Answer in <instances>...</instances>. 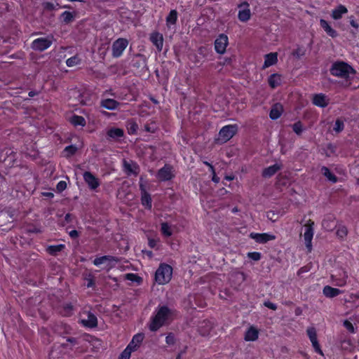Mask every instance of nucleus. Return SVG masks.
Segmentation results:
<instances>
[{
  "label": "nucleus",
  "mask_w": 359,
  "mask_h": 359,
  "mask_svg": "<svg viewBox=\"0 0 359 359\" xmlns=\"http://www.w3.org/2000/svg\"><path fill=\"white\" fill-rule=\"evenodd\" d=\"M248 257L254 261H259L261 259V253L258 252H248Z\"/></svg>",
  "instance_id": "52"
},
{
  "label": "nucleus",
  "mask_w": 359,
  "mask_h": 359,
  "mask_svg": "<svg viewBox=\"0 0 359 359\" xmlns=\"http://www.w3.org/2000/svg\"><path fill=\"white\" fill-rule=\"evenodd\" d=\"M266 217L269 220L275 222L278 219V214L273 210H269L266 212Z\"/></svg>",
  "instance_id": "54"
},
{
  "label": "nucleus",
  "mask_w": 359,
  "mask_h": 359,
  "mask_svg": "<svg viewBox=\"0 0 359 359\" xmlns=\"http://www.w3.org/2000/svg\"><path fill=\"white\" fill-rule=\"evenodd\" d=\"M126 279L130 280L132 282H135L137 284H140L142 282V278L135 273H127L126 275Z\"/></svg>",
  "instance_id": "42"
},
{
  "label": "nucleus",
  "mask_w": 359,
  "mask_h": 359,
  "mask_svg": "<svg viewBox=\"0 0 359 359\" xmlns=\"http://www.w3.org/2000/svg\"><path fill=\"white\" fill-rule=\"evenodd\" d=\"M280 165L276 163L273 165L264 168L262 171V176L264 177H271L274 175L279 170H280Z\"/></svg>",
  "instance_id": "28"
},
{
  "label": "nucleus",
  "mask_w": 359,
  "mask_h": 359,
  "mask_svg": "<svg viewBox=\"0 0 359 359\" xmlns=\"http://www.w3.org/2000/svg\"><path fill=\"white\" fill-rule=\"evenodd\" d=\"M228 45V36L224 34H220L215 41V49L217 53L223 54Z\"/></svg>",
  "instance_id": "11"
},
{
  "label": "nucleus",
  "mask_w": 359,
  "mask_h": 359,
  "mask_svg": "<svg viewBox=\"0 0 359 359\" xmlns=\"http://www.w3.org/2000/svg\"><path fill=\"white\" fill-rule=\"evenodd\" d=\"M57 190L58 192L63 191L67 188V183L65 181H60L57 183L56 186Z\"/></svg>",
  "instance_id": "56"
},
{
  "label": "nucleus",
  "mask_w": 359,
  "mask_h": 359,
  "mask_svg": "<svg viewBox=\"0 0 359 359\" xmlns=\"http://www.w3.org/2000/svg\"><path fill=\"white\" fill-rule=\"evenodd\" d=\"M230 280L232 283L240 285L245 280V275L241 271L233 272L230 276Z\"/></svg>",
  "instance_id": "24"
},
{
  "label": "nucleus",
  "mask_w": 359,
  "mask_h": 359,
  "mask_svg": "<svg viewBox=\"0 0 359 359\" xmlns=\"http://www.w3.org/2000/svg\"><path fill=\"white\" fill-rule=\"evenodd\" d=\"M310 269L311 266L309 265L301 267L297 272V275L301 276L302 273L308 272Z\"/></svg>",
  "instance_id": "59"
},
{
  "label": "nucleus",
  "mask_w": 359,
  "mask_h": 359,
  "mask_svg": "<svg viewBox=\"0 0 359 359\" xmlns=\"http://www.w3.org/2000/svg\"><path fill=\"white\" fill-rule=\"evenodd\" d=\"M140 189L142 192V204L146 205L149 209H151L152 205L150 194L146 191L144 184H140Z\"/></svg>",
  "instance_id": "21"
},
{
  "label": "nucleus",
  "mask_w": 359,
  "mask_h": 359,
  "mask_svg": "<svg viewBox=\"0 0 359 359\" xmlns=\"http://www.w3.org/2000/svg\"><path fill=\"white\" fill-rule=\"evenodd\" d=\"M170 314V310L167 306H160L156 315L151 319L149 325L150 330L157 331L165 324Z\"/></svg>",
  "instance_id": "2"
},
{
  "label": "nucleus",
  "mask_w": 359,
  "mask_h": 359,
  "mask_svg": "<svg viewBox=\"0 0 359 359\" xmlns=\"http://www.w3.org/2000/svg\"><path fill=\"white\" fill-rule=\"evenodd\" d=\"M128 132L130 135L135 134L138 130V125L134 121H130L128 123Z\"/></svg>",
  "instance_id": "41"
},
{
  "label": "nucleus",
  "mask_w": 359,
  "mask_h": 359,
  "mask_svg": "<svg viewBox=\"0 0 359 359\" xmlns=\"http://www.w3.org/2000/svg\"><path fill=\"white\" fill-rule=\"evenodd\" d=\"M70 122L74 126H84L86 125V120L83 116L74 115L71 117Z\"/></svg>",
  "instance_id": "36"
},
{
  "label": "nucleus",
  "mask_w": 359,
  "mask_h": 359,
  "mask_svg": "<svg viewBox=\"0 0 359 359\" xmlns=\"http://www.w3.org/2000/svg\"><path fill=\"white\" fill-rule=\"evenodd\" d=\"M86 280H88V287H93L95 286V280L93 276L91 274L89 275V278H86Z\"/></svg>",
  "instance_id": "60"
},
{
  "label": "nucleus",
  "mask_w": 359,
  "mask_h": 359,
  "mask_svg": "<svg viewBox=\"0 0 359 359\" xmlns=\"http://www.w3.org/2000/svg\"><path fill=\"white\" fill-rule=\"evenodd\" d=\"M121 261V259L111 255H104L100 257H97L93 260V264L95 266H99L104 264L106 262L118 263Z\"/></svg>",
  "instance_id": "19"
},
{
  "label": "nucleus",
  "mask_w": 359,
  "mask_h": 359,
  "mask_svg": "<svg viewBox=\"0 0 359 359\" xmlns=\"http://www.w3.org/2000/svg\"><path fill=\"white\" fill-rule=\"evenodd\" d=\"M249 6L250 5L247 1H243L238 6L239 8L238 18L240 21L247 22L250 18L251 12Z\"/></svg>",
  "instance_id": "9"
},
{
  "label": "nucleus",
  "mask_w": 359,
  "mask_h": 359,
  "mask_svg": "<svg viewBox=\"0 0 359 359\" xmlns=\"http://www.w3.org/2000/svg\"><path fill=\"white\" fill-rule=\"evenodd\" d=\"M130 66L135 71V74L142 75L149 72L147 66V58L144 55L136 54L131 62Z\"/></svg>",
  "instance_id": "4"
},
{
  "label": "nucleus",
  "mask_w": 359,
  "mask_h": 359,
  "mask_svg": "<svg viewBox=\"0 0 359 359\" xmlns=\"http://www.w3.org/2000/svg\"><path fill=\"white\" fill-rule=\"evenodd\" d=\"M312 102L314 105L322 108L326 107L329 104L327 96L323 93L314 95Z\"/></svg>",
  "instance_id": "17"
},
{
  "label": "nucleus",
  "mask_w": 359,
  "mask_h": 359,
  "mask_svg": "<svg viewBox=\"0 0 359 359\" xmlns=\"http://www.w3.org/2000/svg\"><path fill=\"white\" fill-rule=\"evenodd\" d=\"M330 74L334 76L348 80L350 75H354L356 71L348 63L343 61H337L332 65L330 69Z\"/></svg>",
  "instance_id": "1"
},
{
  "label": "nucleus",
  "mask_w": 359,
  "mask_h": 359,
  "mask_svg": "<svg viewBox=\"0 0 359 359\" xmlns=\"http://www.w3.org/2000/svg\"><path fill=\"white\" fill-rule=\"evenodd\" d=\"M172 268L166 264H161L155 273V280L159 285L168 283L172 278Z\"/></svg>",
  "instance_id": "3"
},
{
  "label": "nucleus",
  "mask_w": 359,
  "mask_h": 359,
  "mask_svg": "<svg viewBox=\"0 0 359 359\" xmlns=\"http://www.w3.org/2000/svg\"><path fill=\"white\" fill-rule=\"evenodd\" d=\"M268 83L271 88H276L281 83V76L278 74H272L268 79Z\"/></svg>",
  "instance_id": "30"
},
{
  "label": "nucleus",
  "mask_w": 359,
  "mask_h": 359,
  "mask_svg": "<svg viewBox=\"0 0 359 359\" xmlns=\"http://www.w3.org/2000/svg\"><path fill=\"white\" fill-rule=\"evenodd\" d=\"M156 177L159 180L165 182L172 180L175 175L172 174V166L165 164L157 172Z\"/></svg>",
  "instance_id": "8"
},
{
  "label": "nucleus",
  "mask_w": 359,
  "mask_h": 359,
  "mask_svg": "<svg viewBox=\"0 0 359 359\" xmlns=\"http://www.w3.org/2000/svg\"><path fill=\"white\" fill-rule=\"evenodd\" d=\"M144 130L149 133H155L157 130V127L154 123H147L144 125Z\"/></svg>",
  "instance_id": "51"
},
{
  "label": "nucleus",
  "mask_w": 359,
  "mask_h": 359,
  "mask_svg": "<svg viewBox=\"0 0 359 359\" xmlns=\"http://www.w3.org/2000/svg\"><path fill=\"white\" fill-rule=\"evenodd\" d=\"M343 325L346 327V329L351 333L355 332V328L353 325L348 320H345L343 323Z\"/></svg>",
  "instance_id": "50"
},
{
  "label": "nucleus",
  "mask_w": 359,
  "mask_h": 359,
  "mask_svg": "<svg viewBox=\"0 0 359 359\" xmlns=\"http://www.w3.org/2000/svg\"><path fill=\"white\" fill-rule=\"evenodd\" d=\"M293 131L298 135H301L303 131V126L301 121H297L292 126Z\"/></svg>",
  "instance_id": "46"
},
{
  "label": "nucleus",
  "mask_w": 359,
  "mask_h": 359,
  "mask_svg": "<svg viewBox=\"0 0 359 359\" xmlns=\"http://www.w3.org/2000/svg\"><path fill=\"white\" fill-rule=\"evenodd\" d=\"M321 172L329 181L335 183L337 182V177L331 172V170L325 166H323L321 168Z\"/></svg>",
  "instance_id": "33"
},
{
  "label": "nucleus",
  "mask_w": 359,
  "mask_h": 359,
  "mask_svg": "<svg viewBox=\"0 0 359 359\" xmlns=\"http://www.w3.org/2000/svg\"><path fill=\"white\" fill-rule=\"evenodd\" d=\"M128 41L124 38H119L114 41L112 44V56L113 57H119L123 50L126 48Z\"/></svg>",
  "instance_id": "6"
},
{
  "label": "nucleus",
  "mask_w": 359,
  "mask_h": 359,
  "mask_svg": "<svg viewBox=\"0 0 359 359\" xmlns=\"http://www.w3.org/2000/svg\"><path fill=\"white\" fill-rule=\"evenodd\" d=\"M83 180L91 190H95L100 185V182L93 173L86 171L83 175Z\"/></svg>",
  "instance_id": "10"
},
{
  "label": "nucleus",
  "mask_w": 359,
  "mask_h": 359,
  "mask_svg": "<svg viewBox=\"0 0 359 359\" xmlns=\"http://www.w3.org/2000/svg\"><path fill=\"white\" fill-rule=\"evenodd\" d=\"M161 231L163 236L169 237L172 236V232L170 230V227L167 222H163L161 224Z\"/></svg>",
  "instance_id": "39"
},
{
  "label": "nucleus",
  "mask_w": 359,
  "mask_h": 359,
  "mask_svg": "<svg viewBox=\"0 0 359 359\" xmlns=\"http://www.w3.org/2000/svg\"><path fill=\"white\" fill-rule=\"evenodd\" d=\"M144 338V335L143 333H138L135 334L133 337L131 341L128 344V346L130 347V348L134 351H136L140 347Z\"/></svg>",
  "instance_id": "22"
},
{
  "label": "nucleus",
  "mask_w": 359,
  "mask_h": 359,
  "mask_svg": "<svg viewBox=\"0 0 359 359\" xmlns=\"http://www.w3.org/2000/svg\"><path fill=\"white\" fill-rule=\"evenodd\" d=\"M320 27L327 33V34L331 36L332 38H335L338 36L337 31L332 28V27L329 25L328 22L326 21L325 20L320 19Z\"/></svg>",
  "instance_id": "25"
},
{
  "label": "nucleus",
  "mask_w": 359,
  "mask_h": 359,
  "mask_svg": "<svg viewBox=\"0 0 359 359\" xmlns=\"http://www.w3.org/2000/svg\"><path fill=\"white\" fill-rule=\"evenodd\" d=\"M123 170L127 175H134L137 176L139 173V166L133 161L128 162L126 159L123 161Z\"/></svg>",
  "instance_id": "12"
},
{
  "label": "nucleus",
  "mask_w": 359,
  "mask_h": 359,
  "mask_svg": "<svg viewBox=\"0 0 359 359\" xmlns=\"http://www.w3.org/2000/svg\"><path fill=\"white\" fill-rule=\"evenodd\" d=\"M313 226L314 222L309 219L308 223L306 224V231L304 232V240L308 248L311 247V240L313 236Z\"/></svg>",
  "instance_id": "14"
},
{
  "label": "nucleus",
  "mask_w": 359,
  "mask_h": 359,
  "mask_svg": "<svg viewBox=\"0 0 359 359\" xmlns=\"http://www.w3.org/2000/svg\"><path fill=\"white\" fill-rule=\"evenodd\" d=\"M53 36L46 38H39L33 41L32 48L34 50L43 51L48 48L53 43Z\"/></svg>",
  "instance_id": "7"
},
{
  "label": "nucleus",
  "mask_w": 359,
  "mask_h": 359,
  "mask_svg": "<svg viewBox=\"0 0 359 359\" xmlns=\"http://www.w3.org/2000/svg\"><path fill=\"white\" fill-rule=\"evenodd\" d=\"M305 54H306V48L303 46H298L292 52V55L297 59H300L302 57L305 55Z\"/></svg>",
  "instance_id": "40"
},
{
  "label": "nucleus",
  "mask_w": 359,
  "mask_h": 359,
  "mask_svg": "<svg viewBox=\"0 0 359 359\" xmlns=\"http://www.w3.org/2000/svg\"><path fill=\"white\" fill-rule=\"evenodd\" d=\"M212 180L215 183H218L219 182V177L217 176L215 170H214V172H212Z\"/></svg>",
  "instance_id": "64"
},
{
  "label": "nucleus",
  "mask_w": 359,
  "mask_h": 359,
  "mask_svg": "<svg viewBox=\"0 0 359 359\" xmlns=\"http://www.w3.org/2000/svg\"><path fill=\"white\" fill-rule=\"evenodd\" d=\"M43 6L45 10L52 11L56 9L57 7H60V4L58 3L55 5L51 2H45L43 4Z\"/></svg>",
  "instance_id": "49"
},
{
  "label": "nucleus",
  "mask_w": 359,
  "mask_h": 359,
  "mask_svg": "<svg viewBox=\"0 0 359 359\" xmlns=\"http://www.w3.org/2000/svg\"><path fill=\"white\" fill-rule=\"evenodd\" d=\"M264 306L273 311L277 309V306L269 301H265L264 302Z\"/></svg>",
  "instance_id": "58"
},
{
  "label": "nucleus",
  "mask_w": 359,
  "mask_h": 359,
  "mask_svg": "<svg viewBox=\"0 0 359 359\" xmlns=\"http://www.w3.org/2000/svg\"><path fill=\"white\" fill-rule=\"evenodd\" d=\"M165 341H166L167 344H168V345L175 344V337L174 334L172 332H170L165 338Z\"/></svg>",
  "instance_id": "55"
},
{
  "label": "nucleus",
  "mask_w": 359,
  "mask_h": 359,
  "mask_svg": "<svg viewBox=\"0 0 359 359\" xmlns=\"http://www.w3.org/2000/svg\"><path fill=\"white\" fill-rule=\"evenodd\" d=\"M120 103L114 99H104L101 100L100 106L109 110L116 109Z\"/></svg>",
  "instance_id": "27"
},
{
  "label": "nucleus",
  "mask_w": 359,
  "mask_h": 359,
  "mask_svg": "<svg viewBox=\"0 0 359 359\" xmlns=\"http://www.w3.org/2000/svg\"><path fill=\"white\" fill-rule=\"evenodd\" d=\"M344 276L343 278H337L335 275L331 276L332 280L334 283V285L339 287L344 286L346 284V278L348 277L346 275V272H343Z\"/></svg>",
  "instance_id": "37"
},
{
  "label": "nucleus",
  "mask_w": 359,
  "mask_h": 359,
  "mask_svg": "<svg viewBox=\"0 0 359 359\" xmlns=\"http://www.w3.org/2000/svg\"><path fill=\"white\" fill-rule=\"evenodd\" d=\"M306 332L311 343H313V341H314L318 340L316 330L314 327H309Z\"/></svg>",
  "instance_id": "45"
},
{
  "label": "nucleus",
  "mask_w": 359,
  "mask_h": 359,
  "mask_svg": "<svg viewBox=\"0 0 359 359\" xmlns=\"http://www.w3.org/2000/svg\"><path fill=\"white\" fill-rule=\"evenodd\" d=\"M69 235L72 238H76L79 236V232L76 230H72L69 233Z\"/></svg>",
  "instance_id": "63"
},
{
  "label": "nucleus",
  "mask_w": 359,
  "mask_h": 359,
  "mask_svg": "<svg viewBox=\"0 0 359 359\" xmlns=\"http://www.w3.org/2000/svg\"><path fill=\"white\" fill-rule=\"evenodd\" d=\"M237 131L238 126L236 124L224 126L219 133L218 141L221 143L226 142L236 135Z\"/></svg>",
  "instance_id": "5"
},
{
  "label": "nucleus",
  "mask_w": 359,
  "mask_h": 359,
  "mask_svg": "<svg viewBox=\"0 0 359 359\" xmlns=\"http://www.w3.org/2000/svg\"><path fill=\"white\" fill-rule=\"evenodd\" d=\"M327 148V150L330 152V154H334L336 151V147L332 144H328Z\"/></svg>",
  "instance_id": "61"
},
{
  "label": "nucleus",
  "mask_w": 359,
  "mask_h": 359,
  "mask_svg": "<svg viewBox=\"0 0 359 359\" xmlns=\"http://www.w3.org/2000/svg\"><path fill=\"white\" fill-rule=\"evenodd\" d=\"M312 345H313L316 352H317L321 355H323L318 340L313 341Z\"/></svg>",
  "instance_id": "57"
},
{
  "label": "nucleus",
  "mask_w": 359,
  "mask_h": 359,
  "mask_svg": "<svg viewBox=\"0 0 359 359\" xmlns=\"http://www.w3.org/2000/svg\"><path fill=\"white\" fill-rule=\"evenodd\" d=\"M177 19V12L176 10H171L168 16L166 17V22L168 24L175 25Z\"/></svg>",
  "instance_id": "38"
},
{
  "label": "nucleus",
  "mask_w": 359,
  "mask_h": 359,
  "mask_svg": "<svg viewBox=\"0 0 359 359\" xmlns=\"http://www.w3.org/2000/svg\"><path fill=\"white\" fill-rule=\"evenodd\" d=\"M348 231L346 227L345 226H341L339 227L337 231V235L339 238H344L347 235Z\"/></svg>",
  "instance_id": "53"
},
{
  "label": "nucleus",
  "mask_w": 359,
  "mask_h": 359,
  "mask_svg": "<svg viewBox=\"0 0 359 359\" xmlns=\"http://www.w3.org/2000/svg\"><path fill=\"white\" fill-rule=\"evenodd\" d=\"M278 62V54L277 53H270L265 55L264 63L263 68L265 69L271 65L276 64Z\"/></svg>",
  "instance_id": "26"
},
{
  "label": "nucleus",
  "mask_w": 359,
  "mask_h": 359,
  "mask_svg": "<svg viewBox=\"0 0 359 359\" xmlns=\"http://www.w3.org/2000/svg\"><path fill=\"white\" fill-rule=\"evenodd\" d=\"M65 248V245L64 244H59L56 245H49L47 248V252L53 256H55L58 252H61Z\"/></svg>",
  "instance_id": "35"
},
{
  "label": "nucleus",
  "mask_w": 359,
  "mask_h": 359,
  "mask_svg": "<svg viewBox=\"0 0 359 359\" xmlns=\"http://www.w3.org/2000/svg\"><path fill=\"white\" fill-rule=\"evenodd\" d=\"M156 241L155 239H153V238H149V242H148V244H149V246L151 248H154L156 245Z\"/></svg>",
  "instance_id": "62"
},
{
  "label": "nucleus",
  "mask_w": 359,
  "mask_h": 359,
  "mask_svg": "<svg viewBox=\"0 0 359 359\" xmlns=\"http://www.w3.org/2000/svg\"><path fill=\"white\" fill-rule=\"evenodd\" d=\"M342 292V290L330 285H325L323 289V294L327 298H334Z\"/></svg>",
  "instance_id": "23"
},
{
  "label": "nucleus",
  "mask_w": 359,
  "mask_h": 359,
  "mask_svg": "<svg viewBox=\"0 0 359 359\" xmlns=\"http://www.w3.org/2000/svg\"><path fill=\"white\" fill-rule=\"evenodd\" d=\"M75 16V12L65 11L60 15V19L63 23L68 25L74 20Z\"/></svg>",
  "instance_id": "32"
},
{
  "label": "nucleus",
  "mask_w": 359,
  "mask_h": 359,
  "mask_svg": "<svg viewBox=\"0 0 359 359\" xmlns=\"http://www.w3.org/2000/svg\"><path fill=\"white\" fill-rule=\"evenodd\" d=\"M77 147L75 145L71 144L67 146L65 149V151L67 153V156L69 157L76 154Z\"/></svg>",
  "instance_id": "48"
},
{
  "label": "nucleus",
  "mask_w": 359,
  "mask_h": 359,
  "mask_svg": "<svg viewBox=\"0 0 359 359\" xmlns=\"http://www.w3.org/2000/svg\"><path fill=\"white\" fill-rule=\"evenodd\" d=\"M344 128V123L341 118H337L334 123L333 130L339 133H341Z\"/></svg>",
  "instance_id": "43"
},
{
  "label": "nucleus",
  "mask_w": 359,
  "mask_h": 359,
  "mask_svg": "<svg viewBox=\"0 0 359 359\" xmlns=\"http://www.w3.org/2000/svg\"><path fill=\"white\" fill-rule=\"evenodd\" d=\"M124 136V131L121 128H111L107 132V139L109 141H118Z\"/></svg>",
  "instance_id": "13"
},
{
  "label": "nucleus",
  "mask_w": 359,
  "mask_h": 359,
  "mask_svg": "<svg viewBox=\"0 0 359 359\" xmlns=\"http://www.w3.org/2000/svg\"><path fill=\"white\" fill-rule=\"evenodd\" d=\"M250 237L255 240L256 242L259 243H266L269 241L275 239V236L269 233H251Z\"/></svg>",
  "instance_id": "16"
},
{
  "label": "nucleus",
  "mask_w": 359,
  "mask_h": 359,
  "mask_svg": "<svg viewBox=\"0 0 359 359\" xmlns=\"http://www.w3.org/2000/svg\"><path fill=\"white\" fill-rule=\"evenodd\" d=\"M150 40L152 43L156 47L158 51H161L163 45V35L158 32H154L150 36Z\"/></svg>",
  "instance_id": "18"
},
{
  "label": "nucleus",
  "mask_w": 359,
  "mask_h": 359,
  "mask_svg": "<svg viewBox=\"0 0 359 359\" xmlns=\"http://www.w3.org/2000/svg\"><path fill=\"white\" fill-rule=\"evenodd\" d=\"M282 111V105L279 103L275 104L270 111L269 117L272 120H276L281 116Z\"/></svg>",
  "instance_id": "29"
},
{
  "label": "nucleus",
  "mask_w": 359,
  "mask_h": 359,
  "mask_svg": "<svg viewBox=\"0 0 359 359\" xmlns=\"http://www.w3.org/2000/svg\"><path fill=\"white\" fill-rule=\"evenodd\" d=\"M133 351H134L127 346V347L120 354L118 359H130Z\"/></svg>",
  "instance_id": "44"
},
{
  "label": "nucleus",
  "mask_w": 359,
  "mask_h": 359,
  "mask_svg": "<svg viewBox=\"0 0 359 359\" xmlns=\"http://www.w3.org/2000/svg\"><path fill=\"white\" fill-rule=\"evenodd\" d=\"M80 62V59L77 56H73L68 58L66 61V65L68 67H73L78 65Z\"/></svg>",
  "instance_id": "47"
},
{
  "label": "nucleus",
  "mask_w": 359,
  "mask_h": 359,
  "mask_svg": "<svg viewBox=\"0 0 359 359\" xmlns=\"http://www.w3.org/2000/svg\"><path fill=\"white\" fill-rule=\"evenodd\" d=\"M212 328V323L210 320H204L199 323L198 331L201 336L205 337L209 335Z\"/></svg>",
  "instance_id": "15"
},
{
  "label": "nucleus",
  "mask_w": 359,
  "mask_h": 359,
  "mask_svg": "<svg viewBox=\"0 0 359 359\" xmlns=\"http://www.w3.org/2000/svg\"><path fill=\"white\" fill-rule=\"evenodd\" d=\"M259 332L254 327H250L245 334V341H255L258 338Z\"/></svg>",
  "instance_id": "31"
},
{
  "label": "nucleus",
  "mask_w": 359,
  "mask_h": 359,
  "mask_svg": "<svg viewBox=\"0 0 359 359\" xmlns=\"http://www.w3.org/2000/svg\"><path fill=\"white\" fill-rule=\"evenodd\" d=\"M87 319L82 320L84 326L90 328H94L97 326V318L94 313L90 311L87 313Z\"/></svg>",
  "instance_id": "20"
},
{
  "label": "nucleus",
  "mask_w": 359,
  "mask_h": 359,
  "mask_svg": "<svg viewBox=\"0 0 359 359\" xmlns=\"http://www.w3.org/2000/svg\"><path fill=\"white\" fill-rule=\"evenodd\" d=\"M347 12L348 10L344 6L339 5L332 11V17L334 20H339L341 18L343 14L346 13Z\"/></svg>",
  "instance_id": "34"
}]
</instances>
